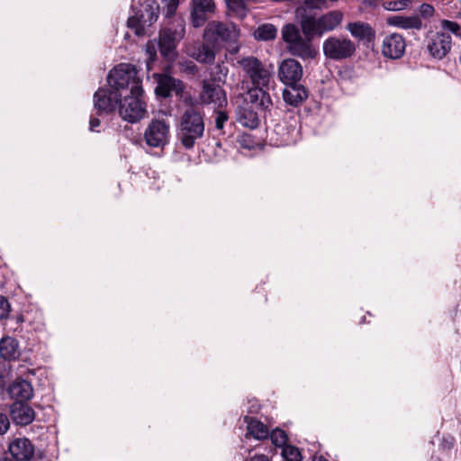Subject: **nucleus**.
<instances>
[{
    "instance_id": "obj_1",
    "label": "nucleus",
    "mask_w": 461,
    "mask_h": 461,
    "mask_svg": "<svg viewBox=\"0 0 461 461\" xmlns=\"http://www.w3.org/2000/svg\"><path fill=\"white\" fill-rule=\"evenodd\" d=\"M204 130V113L194 107H189L180 117L177 138L185 149H192L195 141L203 138Z\"/></svg>"
},
{
    "instance_id": "obj_2",
    "label": "nucleus",
    "mask_w": 461,
    "mask_h": 461,
    "mask_svg": "<svg viewBox=\"0 0 461 461\" xmlns=\"http://www.w3.org/2000/svg\"><path fill=\"white\" fill-rule=\"evenodd\" d=\"M314 37L315 35L303 37L294 24H285L282 29V38L289 53L303 59H313L317 55V50L312 43Z\"/></svg>"
},
{
    "instance_id": "obj_3",
    "label": "nucleus",
    "mask_w": 461,
    "mask_h": 461,
    "mask_svg": "<svg viewBox=\"0 0 461 461\" xmlns=\"http://www.w3.org/2000/svg\"><path fill=\"white\" fill-rule=\"evenodd\" d=\"M107 81L111 88L119 93L129 89L130 94H143L141 80L133 65L122 63L114 67L108 74Z\"/></svg>"
},
{
    "instance_id": "obj_4",
    "label": "nucleus",
    "mask_w": 461,
    "mask_h": 461,
    "mask_svg": "<svg viewBox=\"0 0 461 461\" xmlns=\"http://www.w3.org/2000/svg\"><path fill=\"white\" fill-rule=\"evenodd\" d=\"M344 14L339 10H332L319 16H306L301 21L303 35L321 37L324 33L335 31L340 26Z\"/></svg>"
},
{
    "instance_id": "obj_5",
    "label": "nucleus",
    "mask_w": 461,
    "mask_h": 461,
    "mask_svg": "<svg viewBox=\"0 0 461 461\" xmlns=\"http://www.w3.org/2000/svg\"><path fill=\"white\" fill-rule=\"evenodd\" d=\"M185 33V27L182 19H176L169 26L160 30L158 47L164 58L171 59L175 57L176 45L184 38Z\"/></svg>"
},
{
    "instance_id": "obj_6",
    "label": "nucleus",
    "mask_w": 461,
    "mask_h": 461,
    "mask_svg": "<svg viewBox=\"0 0 461 461\" xmlns=\"http://www.w3.org/2000/svg\"><path fill=\"white\" fill-rule=\"evenodd\" d=\"M356 50L355 42L344 36H330L322 43L323 55L335 61L350 59Z\"/></svg>"
},
{
    "instance_id": "obj_7",
    "label": "nucleus",
    "mask_w": 461,
    "mask_h": 461,
    "mask_svg": "<svg viewBox=\"0 0 461 461\" xmlns=\"http://www.w3.org/2000/svg\"><path fill=\"white\" fill-rule=\"evenodd\" d=\"M120 117L130 123H136L147 116V104L143 94H130L121 97L118 105Z\"/></svg>"
},
{
    "instance_id": "obj_8",
    "label": "nucleus",
    "mask_w": 461,
    "mask_h": 461,
    "mask_svg": "<svg viewBox=\"0 0 461 461\" xmlns=\"http://www.w3.org/2000/svg\"><path fill=\"white\" fill-rule=\"evenodd\" d=\"M239 32L232 25L220 22H210L203 32V41L212 43V47H219L223 42L235 41Z\"/></svg>"
},
{
    "instance_id": "obj_9",
    "label": "nucleus",
    "mask_w": 461,
    "mask_h": 461,
    "mask_svg": "<svg viewBox=\"0 0 461 461\" xmlns=\"http://www.w3.org/2000/svg\"><path fill=\"white\" fill-rule=\"evenodd\" d=\"M170 136V124L164 119L151 120L144 131V140L148 146L159 148L165 146Z\"/></svg>"
},
{
    "instance_id": "obj_10",
    "label": "nucleus",
    "mask_w": 461,
    "mask_h": 461,
    "mask_svg": "<svg viewBox=\"0 0 461 461\" xmlns=\"http://www.w3.org/2000/svg\"><path fill=\"white\" fill-rule=\"evenodd\" d=\"M238 64L250 78L254 86H267L270 78V72L264 67L259 59L255 57H246L240 59Z\"/></svg>"
},
{
    "instance_id": "obj_11",
    "label": "nucleus",
    "mask_w": 461,
    "mask_h": 461,
    "mask_svg": "<svg viewBox=\"0 0 461 461\" xmlns=\"http://www.w3.org/2000/svg\"><path fill=\"white\" fill-rule=\"evenodd\" d=\"M197 103L201 105L212 104L215 108H222L228 103L226 92L221 86L203 80Z\"/></svg>"
},
{
    "instance_id": "obj_12",
    "label": "nucleus",
    "mask_w": 461,
    "mask_h": 461,
    "mask_svg": "<svg viewBox=\"0 0 461 461\" xmlns=\"http://www.w3.org/2000/svg\"><path fill=\"white\" fill-rule=\"evenodd\" d=\"M215 12L213 0H191L190 15L194 27H201Z\"/></svg>"
},
{
    "instance_id": "obj_13",
    "label": "nucleus",
    "mask_w": 461,
    "mask_h": 461,
    "mask_svg": "<svg viewBox=\"0 0 461 461\" xmlns=\"http://www.w3.org/2000/svg\"><path fill=\"white\" fill-rule=\"evenodd\" d=\"M122 94L112 89L99 88L94 95V107L99 113H111L119 105Z\"/></svg>"
},
{
    "instance_id": "obj_14",
    "label": "nucleus",
    "mask_w": 461,
    "mask_h": 461,
    "mask_svg": "<svg viewBox=\"0 0 461 461\" xmlns=\"http://www.w3.org/2000/svg\"><path fill=\"white\" fill-rule=\"evenodd\" d=\"M154 78L157 81L155 93L157 95L167 98L174 92L179 95L185 89L184 83L181 80L176 79L165 74H154Z\"/></svg>"
},
{
    "instance_id": "obj_15",
    "label": "nucleus",
    "mask_w": 461,
    "mask_h": 461,
    "mask_svg": "<svg viewBox=\"0 0 461 461\" xmlns=\"http://www.w3.org/2000/svg\"><path fill=\"white\" fill-rule=\"evenodd\" d=\"M452 38L445 32H436L429 41L427 50L431 57L442 59L451 50Z\"/></svg>"
},
{
    "instance_id": "obj_16",
    "label": "nucleus",
    "mask_w": 461,
    "mask_h": 461,
    "mask_svg": "<svg viewBox=\"0 0 461 461\" xmlns=\"http://www.w3.org/2000/svg\"><path fill=\"white\" fill-rule=\"evenodd\" d=\"M303 67L294 59H286L278 68V77L285 85L295 84L303 77Z\"/></svg>"
},
{
    "instance_id": "obj_17",
    "label": "nucleus",
    "mask_w": 461,
    "mask_h": 461,
    "mask_svg": "<svg viewBox=\"0 0 461 461\" xmlns=\"http://www.w3.org/2000/svg\"><path fill=\"white\" fill-rule=\"evenodd\" d=\"M405 48L404 38L399 33H392L384 38L382 54L389 59H400L404 54Z\"/></svg>"
},
{
    "instance_id": "obj_18",
    "label": "nucleus",
    "mask_w": 461,
    "mask_h": 461,
    "mask_svg": "<svg viewBox=\"0 0 461 461\" xmlns=\"http://www.w3.org/2000/svg\"><path fill=\"white\" fill-rule=\"evenodd\" d=\"M8 450L17 461H29L34 456V446L27 438H17L11 441Z\"/></svg>"
},
{
    "instance_id": "obj_19",
    "label": "nucleus",
    "mask_w": 461,
    "mask_h": 461,
    "mask_svg": "<svg viewBox=\"0 0 461 461\" xmlns=\"http://www.w3.org/2000/svg\"><path fill=\"white\" fill-rule=\"evenodd\" d=\"M10 416L15 424L25 426L34 420L35 411L24 402H14L10 406Z\"/></svg>"
},
{
    "instance_id": "obj_20",
    "label": "nucleus",
    "mask_w": 461,
    "mask_h": 461,
    "mask_svg": "<svg viewBox=\"0 0 461 461\" xmlns=\"http://www.w3.org/2000/svg\"><path fill=\"white\" fill-rule=\"evenodd\" d=\"M308 97L306 88L300 83L285 85L283 91L284 101L292 105L298 106Z\"/></svg>"
},
{
    "instance_id": "obj_21",
    "label": "nucleus",
    "mask_w": 461,
    "mask_h": 461,
    "mask_svg": "<svg viewBox=\"0 0 461 461\" xmlns=\"http://www.w3.org/2000/svg\"><path fill=\"white\" fill-rule=\"evenodd\" d=\"M7 393L11 398L16 402H25L33 396V389L32 384L23 379H16L7 389Z\"/></svg>"
},
{
    "instance_id": "obj_22",
    "label": "nucleus",
    "mask_w": 461,
    "mask_h": 461,
    "mask_svg": "<svg viewBox=\"0 0 461 461\" xmlns=\"http://www.w3.org/2000/svg\"><path fill=\"white\" fill-rule=\"evenodd\" d=\"M386 23L403 30H420L422 28V22L418 15H391L386 18Z\"/></svg>"
},
{
    "instance_id": "obj_23",
    "label": "nucleus",
    "mask_w": 461,
    "mask_h": 461,
    "mask_svg": "<svg viewBox=\"0 0 461 461\" xmlns=\"http://www.w3.org/2000/svg\"><path fill=\"white\" fill-rule=\"evenodd\" d=\"M215 48L212 43L203 41V43L189 49L188 55L200 63L210 64L215 59Z\"/></svg>"
},
{
    "instance_id": "obj_24",
    "label": "nucleus",
    "mask_w": 461,
    "mask_h": 461,
    "mask_svg": "<svg viewBox=\"0 0 461 461\" xmlns=\"http://www.w3.org/2000/svg\"><path fill=\"white\" fill-rule=\"evenodd\" d=\"M21 355L19 342L13 337L5 336L0 339V357L6 361H14Z\"/></svg>"
},
{
    "instance_id": "obj_25",
    "label": "nucleus",
    "mask_w": 461,
    "mask_h": 461,
    "mask_svg": "<svg viewBox=\"0 0 461 461\" xmlns=\"http://www.w3.org/2000/svg\"><path fill=\"white\" fill-rule=\"evenodd\" d=\"M244 422L247 424V435H249L258 440H263L268 438V429L267 425L259 420L245 416Z\"/></svg>"
},
{
    "instance_id": "obj_26",
    "label": "nucleus",
    "mask_w": 461,
    "mask_h": 461,
    "mask_svg": "<svg viewBox=\"0 0 461 461\" xmlns=\"http://www.w3.org/2000/svg\"><path fill=\"white\" fill-rule=\"evenodd\" d=\"M264 86L251 88L248 92L249 101L262 109H267L272 104V101L268 93L263 90Z\"/></svg>"
},
{
    "instance_id": "obj_27",
    "label": "nucleus",
    "mask_w": 461,
    "mask_h": 461,
    "mask_svg": "<svg viewBox=\"0 0 461 461\" xmlns=\"http://www.w3.org/2000/svg\"><path fill=\"white\" fill-rule=\"evenodd\" d=\"M347 30L354 38L358 40H370L375 35L369 24L360 22L348 23Z\"/></svg>"
},
{
    "instance_id": "obj_28",
    "label": "nucleus",
    "mask_w": 461,
    "mask_h": 461,
    "mask_svg": "<svg viewBox=\"0 0 461 461\" xmlns=\"http://www.w3.org/2000/svg\"><path fill=\"white\" fill-rule=\"evenodd\" d=\"M237 121L249 129H256L259 125V118L256 112L249 108H240L237 114Z\"/></svg>"
},
{
    "instance_id": "obj_29",
    "label": "nucleus",
    "mask_w": 461,
    "mask_h": 461,
    "mask_svg": "<svg viewBox=\"0 0 461 461\" xmlns=\"http://www.w3.org/2000/svg\"><path fill=\"white\" fill-rule=\"evenodd\" d=\"M134 15L145 29L149 27L158 19V13L150 5H142L140 9L134 13Z\"/></svg>"
},
{
    "instance_id": "obj_30",
    "label": "nucleus",
    "mask_w": 461,
    "mask_h": 461,
    "mask_svg": "<svg viewBox=\"0 0 461 461\" xmlns=\"http://www.w3.org/2000/svg\"><path fill=\"white\" fill-rule=\"evenodd\" d=\"M277 29L271 23L259 25L254 32V37L259 41H271L276 37Z\"/></svg>"
},
{
    "instance_id": "obj_31",
    "label": "nucleus",
    "mask_w": 461,
    "mask_h": 461,
    "mask_svg": "<svg viewBox=\"0 0 461 461\" xmlns=\"http://www.w3.org/2000/svg\"><path fill=\"white\" fill-rule=\"evenodd\" d=\"M268 437L276 447H284L286 446L287 436L284 430L276 429L268 435Z\"/></svg>"
},
{
    "instance_id": "obj_32",
    "label": "nucleus",
    "mask_w": 461,
    "mask_h": 461,
    "mask_svg": "<svg viewBox=\"0 0 461 461\" xmlns=\"http://www.w3.org/2000/svg\"><path fill=\"white\" fill-rule=\"evenodd\" d=\"M282 456L285 461H301L302 456L299 449L295 447L286 445L283 447Z\"/></svg>"
},
{
    "instance_id": "obj_33",
    "label": "nucleus",
    "mask_w": 461,
    "mask_h": 461,
    "mask_svg": "<svg viewBox=\"0 0 461 461\" xmlns=\"http://www.w3.org/2000/svg\"><path fill=\"white\" fill-rule=\"evenodd\" d=\"M145 52L148 56L147 68L148 70H150L151 63L154 62L157 59V49L154 41H149L147 42L145 45Z\"/></svg>"
},
{
    "instance_id": "obj_34",
    "label": "nucleus",
    "mask_w": 461,
    "mask_h": 461,
    "mask_svg": "<svg viewBox=\"0 0 461 461\" xmlns=\"http://www.w3.org/2000/svg\"><path fill=\"white\" fill-rule=\"evenodd\" d=\"M127 24L129 28L134 31L136 35L143 36L145 34V28L140 24V22H139L134 14L128 18Z\"/></svg>"
},
{
    "instance_id": "obj_35",
    "label": "nucleus",
    "mask_w": 461,
    "mask_h": 461,
    "mask_svg": "<svg viewBox=\"0 0 461 461\" xmlns=\"http://www.w3.org/2000/svg\"><path fill=\"white\" fill-rule=\"evenodd\" d=\"M212 72V79L217 82H224L228 75V68L223 64H217Z\"/></svg>"
},
{
    "instance_id": "obj_36",
    "label": "nucleus",
    "mask_w": 461,
    "mask_h": 461,
    "mask_svg": "<svg viewBox=\"0 0 461 461\" xmlns=\"http://www.w3.org/2000/svg\"><path fill=\"white\" fill-rule=\"evenodd\" d=\"M441 27H442V29L447 30V31L451 32L453 34H455L456 36L461 38V26L458 23L452 22V21H448V20H442Z\"/></svg>"
},
{
    "instance_id": "obj_37",
    "label": "nucleus",
    "mask_w": 461,
    "mask_h": 461,
    "mask_svg": "<svg viewBox=\"0 0 461 461\" xmlns=\"http://www.w3.org/2000/svg\"><path fill=\"white\" fill-rule=\"evenodd\" d=\"M11 305L8 300L4 296H0V320L6 319L9 315Z\"/></svg>"
},
{
    "instance_id": "obj_38",
    "label": "nucleus",
    "mask_w": 461,
    "mask_h": 461,
    "mask_svg": "<svg viewBox=\"0 0 461 461\" xmlns=\"http://www.w3.org/2000/svg\"><path fill=\"white\" fill-rule=\"evenodd\" d=\"M228 121V115L223 111H217L215 113V127L218 130H222L225 122Z\"/></svg>"
},
{
    "instance_id": "obj_39",
    "label": "nucleus",
    "mask_w": 461,
    "mask_h": 461,
    "mask_svg": "<svg viewBox=\"0 0 461 461\" xmlns=\"http://www.w3.org/2000/svg\"><path fill=\"white\" fill-rule=\"evenodd\" d=\"M384 6L386 10L389 11H401L406 8V4L396 0L384 3Z\"/></svg>"
},
{
    "instance_id": "obj_40",
    "label": "nucleus",
    "mask_w": 461,
    "mask_h": 461,
    "mask_svg": "<svg viewBox=\"0 0 461 461\" xmlns=\"http://www.w3.org/2000/svg\"><path fill=\"white\" fill-rule=\"evenodd\" d=\"M181 0H164L167 5V17H170L175 14L176 8Z\"/></svg>"
},
{
    "instance_id": "obj_41",
    "label": "nucleus",
    "mask_w": 461,
    "mask_h": 461,
    "mask_svg": "<svg viewBox=\"0 0 461 461\" xmlns=\"http://www.w3.org/2000/svg\"><path fill=\"white\" fill-rule=\"evenodd\" d=\"M10 428V421L5 413L0 412V435H4Z\"/></svg>"
},
{
    "instance_id": "obj_42",
    "label": "nucleus",
    "mask_w": 461,
    "mask_h": 461,
    "mask_svg": "<svg viewBox=\"0 0 461 461\" xmlns=\"http://www.w3.org/2000/svg\"><path fill=\"white\" fill-rule=\"evenodd\" d=\"M434 7L428 4H423L420 7V15L424 18H429L434 14Z\"/></svg>"
},
{
    "instance_id": "obj_43",
    "label": "nucleus",
    "mask_w": 461,
    "mask_h": 461,
    "mask_svg": "<svg viewBox=\"0 0 461 461\" xmlns=\"http://www.w3.org/2000/svg\"><path fill=\"white\" fill-rule=\"evenodd\" d=\"M100 125V121L98 118L91 117L89 121V130L94 131L95 128Z\"/></svg>"
},
{
    "instance_id": "obj_44",
    "label": "nucleus",
    "mask_w": 461,
    "mask_h": 461,
    "mask_svg": "<svg viewBox=\"0 0 461 461\" xmlns=\"http://www.w3.org/2000/svg\"><path fill=\"white\" fill-rule=\"evenodd\" d=\"M245 461H271V460L265 455H255L254 456L248 458Z\"/></svg>"
},
{
    "instance_id": "obj_45",
    "label": "nucleus",
    "mask_w": 461,
    "mask_h": 461,
    "mask_svg": "<svg viewBox=\"0 0 461 461\" xmlns=\"http://www.w3.org/2000/svg\"><path fill=\"white\" fill-rule=\"evenodd\" d=\"M312 461H328V460L321 456H315L313 457Z\"/></svg>"
},
{
    "instance_id": "obj_46",
    "label": "nucleus",
    "mask_w": 461,
    "mask_h": 461,
    "mask_svg": "<svg viewBox=\"0 0 461 461\" xmlns=\"http://www.w3.org/2000/svg\"><path fill=\"white\" fill-rule=\"evenodd\" d=\"M246 138H247V136L242 137L241 143L243 146L249 148L250 146L249 144H245V141H246V143H249V140H246Z\"/></svg>"
},
{
    "instance_id": "obj_47",
    "label": "nucleus",
    "mask_w": 461,
    "mask_h": 461,
    "mask_svg": "<svg viewBox=\"0 0 461 461\" xmlns=\"http://www.w3.org/2000/svg\"><path fill=\"white\" fill-rule=\"evenodd\" d=\"M246 138H247V136L242 137L241 143L243 146L249 148L250 146L249 144H245V141H246V143H249V140H246Z\"/></svg>"
},
{
    "instance_id": "obj_48",
    "label": "nucleus",
    "mask_w": 461,
    "mask_h": 461,
    "mask_svg": "<svg viewBox=\"0 0 461 461\" xmlns=\"http://www.w3.org/2000/svg\"><path fill=\"white\" fill-rule=\"evenodd\" d=\"M0 461H13V460H11V459H10V458H8V457H1V458H0Z\"/></svg>"
},
{
    "instance_id": "obj_49",
    "label": "nucleus",
    "mask_w": 461,
    "mask_h": 461,
    "mask_svg": "<svg viewBox=\"0 0 461 461\" xmlns=\"http://www.w3.org/2000/svg\"><path fill=\"white\" fill-rule=\"evenodd\" d=\"M458 17L461 19V12L458 14Z\"/></svg>"
},
{
    "instance_id": "obj_50",
    "label": "nucleus",
    "mask_w": 461,
    "mask_h": 461,
    "mask_svg": "<svg viewBox=\"0 0 461 461\" xmlns=\"http://www.w3.org/2000/svg\"><path fill=\"white\" fill-rule=\"evenodd\" d=\"M461 2V0H459Z\"/></svg>"
}]
</instances>
